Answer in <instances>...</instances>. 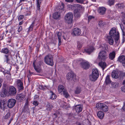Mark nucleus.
<instances>
[{
  "mask_svg": "<svg viewBox=\"0 0 125 125\" xmlns=\"http://www.w3.org/2000/svg\"><path fill=\"white\" fill-rule=\"evenodd\" d=\"M114 38L115 42L116 43L119 38V33L116 31V29L115 27L112 28L110 30V37Z\"/></svg>",
  "mask_w": 125,
  "mask_h": 125,
  "instance_id": "nucleus-1",
  "label": "nucleus"
},
{
  "mask_svg": "<svg viewBox=\"0 0 125 125\" xmlns=\"http://www.w3.org/2000/svg\"><path fill=\"white\" fill-rule=\"evenodd\" d=\"M104 46L103 49L104 51H101L99 53V59L102 61H104L106 58L107 55L105 51H107L108 50V46L107 45L105 44Z\"/></svg>",
  "mask_w": 125,
  "mask_h": 125,
  "instance_id": "nucleus-2",
  "label": "nucleus"
},
{
  "mask_svg": "<svg viewBox=\"0 0 125 125\" xmlns=\"http://www.w3.org/2000/svg\"><path fill=\"white\" fill-rule=\"evenodd\" d=\"M44 60L46 64L52 66L53 65L52 55L50 54H48L44 57Z\"/></svg>",
  "mask_w": 125,
  "mask_h": 125,
  "instance_id": "nucleus-3",
  "label": "nucleus"
},
{
  "mask_svg": "<svg viewBox=\"0 0 125 125\" xmlns=\"http://www.w3.org/2000/svg\"><path fill=\"white\" fill-rule=\"evenodd\" d=\"M99 75L98 70L96 69H93L92 74L90 75V79L91 81H95L98 78Z\"/></svg>",
  "mask_w": 125,
  "mask_h": 125,
  "instance_id": "nucleus-4",
  "label": "nucleus"
},
{
  "mask_svg": "<svg viewBox=\"0 0 125 125\" xmlns=\"http://www.w3.org/2000/svg\"><path fill=\"white\" fill-rule=\"evenodd\" d=\"M73 15L71 12H69L65 15V21L68 24L71 23L73 21Z\"/></svg>",
  "mask_w": 125,
  "mask_h": 125,
  "instance_id": "nucleus-5",
  "label": "nucleus"
},
{
  "mask_svg": "<svg viewBox=\"0 0 125 125\" xmlns=\"http://www.w3.org/2000/svg\"><path fill=\"white\" fill-rule=\"evenodd\" d=\"M58 91L59 93L63 91V94L66 98L69 96V94L67 91L65 89V87L62 85H59L58 86Z\"/></svg>",
  "mask_w": 125,
  "mask_h": 125,
  "instance_id": "nucleus-6",
  "label": "nucleus"
},
{
  "mask_svg": "<svg viewBox=\"0 0 125 125\" xmlns=\"http://www.w3.org/2000/svg\"><path fill=\"white\" fill-rule=\"evenodd\" d=\"M16 89L14 87L11 86L9 87V93L10 96H14L16 94Z\"/></svg>",
  "mask_w": 125,
  "mask_h": 125,
  "instance_id": "nucleus-7",
  "label": "nucleus"
},
{
  "mask_svg": "<svg viewBox=\"0 0 125 125\" xmlns=\"http://www.w3.org/2000/svg\"><path fill=\"white\" fill-rule=\"evenodd\" d=\"M96 107L99 109H107L108 108V107L104 104L99 103L96 104Z\"/></svg>",
  "mask_w": 125,
  "mask_h": 125,
  "instance_id": "nucleus-8",
  "label": "nucleus"
},
{
  "mask_svg": "<svg viewBox=\"0 0 125 125\" xmlns=\"http://www.w3.org/2000/svg\"><path fill=\"white\" fill-rule=\"evenodd\" d=\"M72 34L73 36L82 35L81 34V31L79 28H75L73 29V32Z\"/></svg>",
  "mask_w": 125,
  "mask_h": 125,
  "instance_id": "nucleus-9",
  "label": "nucleus"
},
{
  "mask_svg": "<svg viewBox=\"0 0 125 125\" xmlns=\"http://www.w3.org/2000/svg\"><path fill=\"white\" fill-rule=\"evenodd\" d=\"M16 103V100L14 99H10L8 101V106L10 108H12L15 105Z\"/></svg>",
  "mask_w": 125,
  "mask_h": 125,
  "instance_id": "nucleus-10",
  "label": "nucleus"
},
{
  "mask_svg": "<svg viewBox=\"0 0 125 125\" xmlns=\"http://www.w3.org/2000/svg\"><path fill=\"white\" fill-rule=\"evenodd\" d=\"M16 86L19 90H22L23 89V84L21 80L18 79L16 81Z\"/></svg>",
  "mask_w": 125,
  "mask_h": 125,
  "instance_id": "nucleus-11",
  "label": "nucleus"
},
{
  "mask_svg": "<svg viewBox=\"0 0 125 125\" xmlns=\"http://www.w3.org/2000/svg\"><path fill=\"white\" fill-rule=\"evenodd\" d=\"M80 64L81 67L85 69H88L90 66L89 62L87 61L82 62Z\"/></svg>",
  "mask_w": 125,
  "mask_h": 125,
  "instance_id": "nucleus-12",
  "label": "nucleus"
},
{
  "mask_svg": "<svg viewBox=\"0 0 125 125\" xmlns=\"http://www.w3.org/2000/svg\"><path fill=\"white\" fill-rule=\"evenodd\" d=\"M121 72H118L117 70H114L112 72L111 75L113 78L115 79L118 78L120 75Z\"/></svg>",
  "mask_w": 125,
  "mask_h": 125,
  "instance_id": "nucleus-13",
  "label": "nucleus"
},
{
  "mask_svg": "<svg viewBox=\"0 0 125 125\" xmlns=\"http://www.w3.org/2000/svg\"><path fill=\"white\" fill-rule=\"evenodd\" d=\"M63 8V3H61V4H60L59 6L56 8V10L61 13L64 11Z\"/></svg>",
  "mask_w": 125,
  "mask_h": 125,
  "instance_id": "nucleus-14",
  "label": "nucleus"
},
{
  "mask_svg": "<svg viewBox=\"0 0 125 125\" xmlns=\"http://www.w3.org/2000/svg\"><path fill=\"white\" fill-rule=\"evenodd\" d=\"M4 59V62H6L7 63L10 64H12V62L10 61V60L9 54H5Z\"/></svg>",
  "mask_w": 125,
  "mask_h": 125,
  "instance_id": "nucleus-15",
  "label": "nucleus"
},
{
  "mask_svg": "<svg viewBox=\"0 0 125 125\" xmlns=\"http://www.w3.org/2000/svg\"><path fill=\"white\" fill-rule=\"evenodd\" d=\"M106 9L104 7H100L98 10V12L101 15H103L105 13Z\"/></svg>",
  "mask_w": 125,
  "mask_h": 125,
  "instance_id": "nucleus-16",
  "label": "nucleus"
},
{
  "mask_svg": "<svg viewBox=\"0 0 125 125\" xmlns=\"http://www.w3.org/2000/svg\"><path fill=\"white\" fill-rule=\"evenodd\" d=\"M94 49L93 46L90 47L84 50V51L88 54H90L91 53L93 52Z\"/></svg>",
  "mask_w": 125,
  "mask_h": 125,
  "instance_id": "nucleus-17",
  "label": "nucleus"
},
{
  "mask_svg": "<svg viewBox=\"0 0 125 125\" xmlns=\"http://www.w3.org/2000/svg\"><path fill=\"white\" fill-rule=\"evenodd\" d=\"M5 100L2 99L0 100V108L1 109H6Z\"/></svg>",
  "mask_w": 125,
  "mask_h": 125,
  "instance_id": "nucleus-18",
  "label": "nucleus"
},
{
  "mask_svg": "<svg viewBox=\"0 0 125 125\" xmlns=\"http://www.w3.org/2000/svg\"><path fill=\"white\" fill-rule=\"evenodd\" d=\"M118 60L122 64H125V56L123 55L120 56Z\"/></svg>",
  "mask_w": 125,
  "mask_h": 125,
  "instance_id": "nucleus-19",
  "label": "nucleus"
},
{
  "mask_svg": "<svg viewBox=\"0 0 125 125\" xmlns=\"http://www.w3.org/2000/svg\"><path fill=\"white\" fill-rule=\"evenodd\" d=\"M74 74V73L72 72L68 73L67 75V78L68 80H70L73 79Z\"/></svg>",
  "mask_w": 125,
  "mask_h": 125,
  "instance_id": "nucleus-20",
  "label": "nucleus"
},
{
  "mask_svg": "<svg viewBox=\"0 0 125 125\" xmlns=\"http://www.w3.org/2000/svg\"><path fill=\"white\" fill-rule=\"evenodd\" d=\"M58 37V39L59 40V45L61 44V37L62 36V33L60 32H58L56 33Z\"/></svg>",
  "mask_w": 125,
  "mask_h": 125,
  "instance_id": "nucleus-21",
  "label": "nucleus"
},
{
  "mask_svg": "<svg viewBox=\"0 0 125 125\" xmlns=\"http://www.w3.org/2000/svg\"><path fill=\"white\" fill-rule=\"evenodd\" d=\"M60 13L57 11L53 14V17L54 19H58L60 16Z\"/></svg>",
  "mask_w": 125,
  "mask_h": 125,
  "instance_id": "nucleus-22",
  "label": "nucleus"
},
{
  "mask_svg": "<svg viewBox=\"0 0 125 125\" xmlns=\"http://www.w3.org/2000/svg\"><path fill=\"white\" fill-rule=\"evenodd\" d=\"M74 6L75 7V10H77L79 11L83 8L81 5L79 4L75 5Z\"/></svg>",
  "mask_w": 125,
  "mask_h": 125,
  "instance_id": "nucleus-23",
  "label": "nucleus"
},
{
  "mask_svg": "<svg viewBox=\"0 0 125 125\" xmlns=\"http://www.w3.org/2000/svg\"><path fill=\"white\" fill-rule=\"evenodd\" d=\"M99 65L102 69L103 70L106 67V63L104 62H101L99 63Z\"/></svg>",
  "mask_w": 125,
  "mask_h": 125,
  "instance_id": "nucleus-24",
  "label": "nucleus"
},
{
  "mask_svg": "<svg viewBox=\"0 0 125 125\" xmlns=\"http://www.w3.org/2000/svg\"><path fill=\"white\" fill-rule=\"evenodd\" d=\"M74 15L75 17L76 18H79L81 16L80 12L77 10H74Z\"/></svg>",
  "mask_w": 125,
  "mask_h": 125,
  "instance_id": "nucleus-25",
  "label": "nucleus"
},
{
  "mask_svg": "<svg viewBox=\"0 0 125 125\" xmlns=\"http://www.w3.org/2000/svg\"><path fill=\"white\" fill-rule=\"evenodd\" d=\"M104 113L103 112L99 111L98 112L97 114V115L98 116L100 119H102L104 117Z\"/></svg>",
  "mask_w": 125,
  "mask_h": 125,
  "instance_id": "nucleus-26",
  "label": "nucleus"
},
{
  "mask_svg": "<svg viewBox=\"0 0 125 125\" xmlns=\"http://www.w3.org/2000/svg\"><path fill=\"white\" fill-rule=\"evenodd\" d=\"M1 52L3 53L6 54H9V51L7 48H5L2 49Z\"/></svg>",
  "mask_w": 125,
  "mask_h": 125,
  "instance_id": "nucleus-27",
  "label": "nucleus"
},
{
  "mask_svg": "<svg viewBox=\"0 0 125 125\" xmlns=\"http://www.w3.org/2000/svg\"><path fill=\"white\" fill-rule=\"evenodd\" d=\"M115 51H113L110 53V59L113 60L115 57Z\"/></svg>",
  "mask_w": 125,
  "mask_h": 125,
  "instance_id": "nucleus-28",
  "label": "nucleus"
},
{
  "mask_svg": "<svg viewBox=\"0 0 125 125\" xmlns=\"http://www.w3.org/2000/svg\"><path fill=\"white\" fill-rule=\"evenodd\" d=\"M33 64L34 68L36 72L38 73H40L41 71V69L38 68L37 67H36V66L34 62H33Z\"/></svg>",
  "mask_w": 125,
  "mask_h": 125,
  "instance_id": "nucleus-29",
  "label": "nucleus"
},
{
  "mask_svg": "<svg viewBox=\"0 0 125 125\" xmlns=\"http://www.w3.org/2000/svg\"><path fill=\"white\" fill-rule=\"evenodd\" d=\"M50 92L51 93L50 97V99L52 100L55 99L56 98V96L55 94L52 91H50Z\"/></svg>",
  "mask_w": 125,
  "mask_h": 125,
  "instance_id": "nucleus-30",
  "label": "nucleus"
},
{
  "mask_svg": "<svg viewBox=\"0 0 125 125\" xmlns=\"http://www.w3.org/2000/svg\"><path fill=\"white\" fill-rule=\"evenodd\" d=\"M105 83L106 85H107L109 84V76L108 75L106 77Z\"/></svg>",
  "mask_w": 125,
  "mask_h": 125,
  "instance_id": "nucleus-31",
  "label": "nucleus"
},
{
  "mask_svg": "<svg viewBox=\"0 0 125 125\" xmlns=\"http://www.w3.org/2000/svg\"><path fill=\"white\" fill-rule=\"evenodd\" d=\"M81 91V88L80 87H77L74 91L75 93L78 94L80 93Z\"/></svg>",
  "mask_w": 125,
  "mask_h": 125,
  "instance_id": "nucleus-32",
  "label": "nucleus"
},
{
  "mask_svg": "<svg viewBox=\"0 0 125 125\" xmlns=\"http://www.w3.org/2000/svg\"><path fill=\"white\" fill-rule=\"evenodd\" d=\"M39 88L41 89L44 90L48 89V86H43L42 85H40L39 87Z\"/></svg>",
  "mask_w": 125,
  "mask_h": 125,
  "instance_id": "nucleus-33",
  "label": "nucleus"
},
{
  "mask_svg": "<svg viewBox=\"0 0 125 125\" xmlns=\"http://www.w3.org/2000/svg\"><path fill=\"white\" fill-rule=\"evenodd\" d=\"M46 106L47 107V109H52L53 107L52 105H51L50 103H47Z\"/></svg>",
  "mask_w": 125,
  "mask_h": 125,
  "instance_id": "nucleus-34",
  "label": "nucleus"
},
{
  "mask_svg": "<svg viewBox=\"0 0 125 125\" xmlns=\"http://www.w3.org/2000/svg\"><path fill=\"white\" fill-rule=\"evenodd\" d=\"M82 106L80 104H78L75 106V109H82Z\"/></svg>",
  "mask_w": 125,
  "mask_h": 125,
  "instance_id": "nucleus-35",
  "label": "nucleus"
},
{
  "mask_svg": "<svg viewBox=\"0 0 125 125\" xmlns=\"http://www.w3.org/2000/svg\"><path fill=\"white\" fill-rule=\"evenodd\" d=\"M35 23L34 22H33L29 28V31H32L33 29V27Z\"/></svg>",
  "mask_w": 125,
  "mask_h": 125,
  "instance_id": "nucleus-36",
  "label": "nucleus"
},
{
  "mask_svg": "<svg viewBox=\"0 0 125 125\" xmlns=\"http://www.w3.org/2000/svg\"><path fill=\"white\" fill-rule=\"evenodd\" d=\"M82 43L79 42H78L77 46V48L79 49H80L82 47Z\"/></svg>",
  "mask_w": 125,
  "mask_h": 125,
  "instance_id": "nucleus-37",
  "label": "nucleus"
},
{
  "mask_svg": "<svg viewBox=\"0 0 125 125\" xmlns=\"http://www.w3.org/2000/svg\"><path fill=\"white\" fill-rule=\"evenodd\" d=\"M37 9L38 10H39L40 9V5L41 3V1H37Z\"/></svg>",
  "mask_w": 125,
  "mask_h": 125,
  "instance_id": "nucleus-38",
  "label": "nucleus"
},
{
  "mask_svg": "<svg viewBox=\"0 0 125 125\" xmlns=\"http://www.w3.org/2000/svg\"><path fill=\"white\" fill-rule=\"evenodd\" d=\"M114 38L113 37L111 38L110 37V44L113 45V44L114 41Z\"/></svg>",
  "mask_w": 125,
  "mask_h": 125,
  "instance_id": "nucleus-39",
  "label": "nucleus"
},
{
  "mask_svg": "<svg viewBox=\"0 0 125 125\" xmlns=\"http://www.w3.org/2000/svg\"><path fill=\"white\" fill-rule=\"evenodd\" d=\"M4 73H6L9 74V77L10 78L11 77V74L10 73V72L7 70H5L4 71Z\"/></svg>",
  "mask_w": 125,
  "mask_h": 125,
  "instance_id": "nucleus-40",
  "label": "nucleus"
},
{
  "mask_svg": "<svg viewBox=\"0 0 125 125\" xmlns=\"http://www.w3.org/2000/svg\"><path fill=\"white\" fill-rule=\"evenodd\" d=\"M10 116V113L9 112L8 113L5 115V119H8L9 118Z\"/></svg>",
  "mask_w": 125,
  "mask_h": 125,
  "instance_id": "nucleus-41",
  "label": "nucleus"
},
{
  "mask_svg": "<svg viewBox=\"0 0 125 125\" xmlns=\"http://www.w3.org/2000/svg\"><path fill=\"white\" fill-rule=\"evenodd\" d=\"M125 41V35H123V38L122 40L121 44L122 45Z\"/></svg>",
  "mask_w": 125,
  "mask_h": 125,
  "instance_id": "nucleus-42",
  "label": "nucleus"
},
{
  "mask_svg": "<svg viewBox=\"0 0 125 125\" xmlns=\"http://www.w3.org/2000/svg\"><path fill=\"white\" fill-rule=\"evenodd\" d=\"M105 39L106 41L109 43V36H106L105 37Z\"/></svg>",
  "mask_w": 125,
  "mask_h": 125,
  "instance_id": "nucleus-43",
  "label": "nucleus"
},
{
  "mask_svg": "<svg viewBox=\"0 0 125 125\" xmlns=\"http://www.w3.org/2000/svg\"><path fill=\"white\" fill-rule=\"evenodd\" d=\"M118 7L120 9H122V8H123V4H117Z\"/></svg>",
  "mask_w": 125,
  "mask_h": 125,
  "instance_id": "nucleus-44",
  "label": "nucleus"
},
{
  "mask_svg": "<svg viewBox=\"0 0 125 125\" xmlns=\"http://www.w3.org/2000/svg\"><path fill=\"white\" fill-rule=\"evenodd\" d=\"M114 0H110V6L114 5Z\"/></svg>",
  "mask_w": 125,
  "mask_h": 125,
  "instance_id": "nucleus-45",
  "label": "nucleus"
},
{
  "mask_svg": "<svg viewBox=\"0 0 125 125\" xmlns=\"http://www.w3.org/2000/svg\"><path fill=\"white\" fill-rule=\"evenodd\" d=\"M98 25L100 26H101L103 25V22L102 20H100L98 22Z\"/></svg>",
  "mask_w": 125,
  "mask_h": 125,
  "instance_id": "nucleus-46",
  "label": "nucleus"
},
{
  "mask_svg": "<svg viewBox=\"0 0 125 125\" xmlns=\"http://www.w3.org/2000/svg\"><path fill=\"white\" fill-rule=\"evenodd\" d=\"M39 103L37 101H34L33 102V104L35 106L39 104Z\"/></svg>",
  "mask_w": 125,
  "mask_h": 125,
  "instance_id": "nucleus-47",
  "label": "nucleus"
},
{
  "mask_svg": "<svg viewBox=\"0 0 125 125\" xmlns=\"http://www.w3.org/2000/svg\"><path fill=\"white\" fill-rule=\"evenodd\" d=\"M19 99H21L22 100L24 99L25 97L24 95H19Z\"/></svg>",
  "mask_w": 125,
  "mask_h": 125,
  "instance_id": "nucleus-48",
  "label": "nucleus"
},
{
  "mask_svg": "<svg viewBox=\"0 0 125 125\" xmlns=\"http://www.w3.org/2000/svg\"><path fill=\"white\" fill-rule=\"evenodd\" d=\"M76 75L74 74L73 77V80L74 82H76L77 81V79L76 78Z\"/></svg>",
  "mask_w": 125,
  "mask_h": 125,
  "instance_id": "nucleus-49",
  "label": "nucleus"
},
{
  "mask_svg": "<svg viewBox=\"0 0 125 125\" xmlns=\"http://www.w3.org/2000/svg\"><path fill=\"white\" fill-rule=\"evenodd\" d=\"M121 88L122 91L123 92H125V85L122 87Z\"/></svg>",
  "mask_w": 125,
  "mask_h": 125,
  "instance_id": "nucleus-50",
  "label": "nucleus"
},
{
  "mask_svg": "<svg viewBox=\"0 0 125 125\" xmlns=\"http://www.w3.org/2000/svg\"><path fill=\"white\" fill-rule=\"evenodd\" d=\"M22 29V27L21 26H20L18 28V31L19 32H20L21 31Z\"/></svg>",
  "mask_w": 125,
  "mask_h": 125,
  "instance_id": "nucleus-51",
  "label": "nucleus"
},
{
  "mask_svg": "<svg viewBox=\"0 0 125 125\" xmlns=\"http://www.w3.org/2000/svg\"><path fill=\"white\" fill-rule=\"evenodd\" d=\"M77 2L79 3H82L84 1V0H75Z\"/></svg>",
  "mask_w": 125,
  "mask_h": 125,
  "instance_id": "nucleus-52",
  "label": "nucleus"
},
{
  "mask_svg": "<svg viewBox=\"0 0 125 125\" xmlns=\"http://www.w3.org/2000/svg\"><path fill=\"white\" fill-rule=\"evenodd\" d=\"M4 93H2L0 94L1 96L2 97H5L6 96V95L4 93Z\"/></svg>",
  "mask_w": 125,
  "mask_h": 125,
  "instance_id": "nucleus-53",
  "label": "nucleus"
},
{
  "mask_svg": "<svg viewBox=\"0 0 125 125\" xmlns=\"http://www.w3.org/2000/svg\"><path fill=\"white\" fill-rule=\"evenodd\" d=\"M23 18V16L22 15H21L18 18V19L19 20H21Z\"/></svg>",
  "mask_w": 125,
  "mask_h": 125,
  "instance_id": "nucleus-54",
  "label": "nucleus"
},
{
  "mask_svg": "<svg viewBox=\"0 0 125 125\" xmlns=\"http://www.w3.org/2000/svg\"><path fill=\"white\" fill-rule=\"evenodd\" d=\"M93 18V17L91 16H89L88 17V21H89L91 19Z\"/></svg>",
  "mask_w": 125,
  "mask_h": 125,
  "instance_id": "nucleus-55",
  "label": "nucleus"
},
{
  "mask_svg": "<svg viewBox=\"0 0 125 125\" xmlns=\"http://www.w3.org/2000/svg\"><path fill=\"white\" fill-rule=\"evenodd\" d=\"M28 108V105L27 104V103H26L25 104V106H24V109H27Z\"/></svg>",
  "mask_w": 125,
  "mask_h": 125,
  "instance_id": "nucleus-56",
  "label": "nucleus"
},
{
  "mask_svg": "<svg viewBox=\"0 0 125 125\" xmlns=\"http://www.w3.org/2000/svg\"><path fill=\"white\" fill-rule=\"evenodd\" d=\"M75 111L78 114L80 112H81L82 111V110H75Z\"/></svg>",
  "mask_w": 125,
  "mask_h": 125,
  "instance_id": "nucleus-57",
  "label": "nucleus"
},
{
  "mask_svg": "<svg viewBox=\"0 0 125 125\" xmlns=\"http://www.w3.org/2000/svg\"><path fill=\"white\" fill-rule=\"evenodd\" d=\"M65 1L68 2H72L73 1V0H65Z\"/></svg>",
  "mask_w": 125,
  "mask_h": 125,
  "instance_id": "nucleus-58",
  "label": "nucleus"
},
{
  "mask_svg": "<svg viewBox=\"0 0 125 125\" xmlns=\"http://www.w3.org/2000/svg\"><path fill=\"white\" fill-rule=\"evenodd\" d=\"M120 27L121 30L123 31V29H124V26L123 24L121 25H120Z\"/></svg>",
  "mask_w": 125,
  "mask_h": 125,
  "instance_id": "nucleus-59",
  "label": "nucleus"
},
{
  "mask_svg": "<svg viewBox=\"0 0 125 125\" xmlns=\"http://www.w3.org/2000/svg\"><path fill=\"white\" fill-rule=\"evenodd\" d=\"M29 73H30V74L31 75L32 74L33 75H35V73H33V72H31L30 71H29Z\"/></svg>",
  "mask_w": 125,
  "mask_h": 125,
  "instance_id": "nucleus-60",
  "label": "nucleus"
},
{
  "mask_svg": "<svg viewBox=\"0 0 125 125\" xmlns=\"http://www.w3.org/2000/svg\"><path fill=\"white\" fill-rule=\"evenodd\" d=\"M122 24L125 25V20H123L122 21Z\"/></svg>",
  "mask_w": 125,
  "mask_h": 125,
  "instance_id": "nucleus-61",
  "label": "nucleus"
},
{
  "mask_svg": "<svg viewBox=\"0 0 125 125\" xmlns=\"http://www.w3.org/2000/svg\"><path fill=\"white\" fill-rule=\"evenodd\" d=\"M13 118H11L8 124V125H9V124H10L11 122V121L13 120Z\"/></svg>",
  "mask_w": 125,
  "mask_h": 125,
  "instance_id": "nucleus-62",
  "label": "nucleus"
},
{
  "mask_svg": "<svg viewBox=\"0 0 125 125\" xmlns=\"http://www.w3.org/2000/svg\"><path fill=\"white\" fill-rule=\"evenodd\" d=\"M123 109H125V103L124 104V105L122 107Z\"/></svg>",
  "mask_w": 125,
  "mask_h": 125,
  "instance_id": "nucleus-63",
  "label": "nucleus"
},
{
  "mask_svg": "<svg viewBox=\"0 0 125 125\" xmlns=\"http://www.w3.org/2000/svg\"><path fill=\"white\" fill-rule=\"evenodd\" d=\"M22 23H23V22H22V21L20 22L19 23V25H21L22 24Z\"/></svg>",
  "mask_w": 125,
  "mask_h": 125,
  "instance_id": "nucleus-64",
  "label": "nucleus"
}]
</instances>
